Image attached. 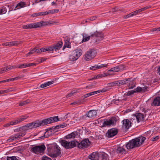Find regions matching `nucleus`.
Listing matches in <instances>:
<instances>
[{
	"label": "nucleus",
	"mask_w": 160,
	"mask_h": 160,
	"mask_svg": "<svg viewBox=\"0 0 160 160\" xmlns=\"http://www.w3.org/2000/svg\"><path fill=\"white\" fill-rule=\"evenodd\" d=\"M146 139L145 137L142 136L135 138L126 143V147L128 149L139 147L143 143Z\"/></svg>",
	"instance_id": "1"
},
{
	"label": "nucleus",
	"mask_w": 160,
	"mask_h": 160,
	"mask_svg": "<svg viewBox=\"0 0 160 160\" xmlns=\"http://www.w3.org/2000/svg\"><path fill=\"white\" fill-rule=\"evenodd\" d=\"M91 160H109L108 155L104 152H93L88 156Z\"/></svg>",
	"instance_id": "2"
},
{
	"label": "nucleus",
	"mask_w": 160,
	"mask_h": 160,
	"mask_svg": "<svg viewBox=\"0 0 160 160\" xmlns=\"http://www.w3.org/2000/svg\"><path fill=\"white\" fill-rule=\"evenodd\" d=\"M55 22H44L41 21L33 23H31L22 26V27L24 29H31L32 28H39L40 27L42 26L45 25H48V24L51 25V24L55 23Z\"/></svg>",
	"instance_id": "3"
},
{
	"label": "nucleus",
	"mask_w": 160,
	"mask_h": 160,
	"mask_svg": "<svg viewBox=\"0 0 160 160\" xmlns=\"http://www.w3.org/2000/svg\"><path fill=\"white\" fill-rule=\"evenodd\" d=\"M87 35L86 34H83V39L82 40V42H84L88 41L90 39V37L91 38L96 37L97 38H98L99 40L103 38V36L102 35V33L100 32H98L96 31L93 33H91L90 36L86 37Z\"/></svg>",
	"instance_id": "4"
},
{
	"label": "nucleus",
	"mask_w": 160,
	"mask_h": 160,
	"mask_svg": "<svg viewBox=\"0 0 160 160\" xmlns=\"http://www.w3.org/2000/svg\"><path fill=\"white\" fill-rule=\"evenodd\" d=\"M97 52L94 49H90L84 55V59L87 61H89L93 58L96 55Z\"/></svg>",
	"instance_id": "5"
},
{
	"label": "nucleus",
	"mask_w": 160,
	"mask_h": 160,
	"mask_svg": "<svg viewBox=\"0 0 160 160\" xmlns=\"http://www.w3.org/2000/svg\"><path fill=\"white\" fill-rule=\"evenodd\" d=\"M97 112L96 110H91L88 112L86 114L80 116L77 120H80L82 119H85L88 117L89 118H92L96 116Z\"/></svg>",
	"instance_id": "6"
},
{
	"label": "nucleus",
	"mask_w": 160,
	"mask_h": 160,
	"mask_svg": "<svg viewBox=\"0 0 160 160\" xmlns=\"http://www.w3.org/2000/svg\"><path fill=\"white\" fill-rule=\"evenodd\" d=\"M82 53V51L81 49H76L73 52V55L70 56V59L71 61H75L81 56Z\"/></svg>",
	"instance_id": "7"
},
{
	"label": "nucleus",
	"mask_w": 160,
	"mask_h": 160,
	"mask_svg": "<svg viewBox=\"0 0 160 160\" xmlns=\"http://www.w3.org/2000/svg\"><path fill=\"white\" fill-rule=\"evenodd\" d=\"M45 149V146L43 144L34 147L31 149V150L33 153L38 154L43 152Z\"/></svg>",
	"instance_id": "8"
},
{
	"label": "nucleus",
	"mask_w": 160,
	"mask_h": 160,
	"mask_svg": "<svg viewBox=\"0 0 160 160\" xmlns=\"http://www.w3.org/2000/svg\"><path fill=\"white\" fill-rule=\"evenodd\" d=\"M133 118H132L134 123L136 122H139L140 121H143L144 120V114L140 113H136L133 115Z\"/></svg>",
	"instance_id": "9"
},
{
	"label": "nucleus",
	"mask_w": 160,
	"mask_h": 160,
	"mask_svg": "<svg viewBox=\"0 0 160 160\" xmlns=\"http://www.w3.org/2000/svg\"><path fill=\"white\" fill-rule=\"evenodd\" d=\"M132 118H131L129 121L128 119H125L123 120L122 122V128L125 130L128 129L131 126L132 124H133Z\"/></svg>",
	"instance_id": "10"
},
{
	"label": "nucleus",
	"mask_w": 160,
	"mask_h": 160,
	"mask_svg": "<svg viewBox=\"0 0 160 160\" xmlns=\"http://www.w3.org/2000/svg\"><path fill=\"white\" fill-rule=\"evenodd\" d=\"M50 156L53 158H56L57 157L61 156V151L59 147L57 145L55 146L54 151L50 153Z\"/></svg>",
	"instance_id": "11"
},
{
	"label": "nucleus",
	"mask_w": 160,
	"mask_h": 160,
	"mask_svg": "<svg viewBox=\"0 0 160 160\" xmlns=\"http://www.w3.org/2000/svg\"><path fill=\"white\" fill-rule=\"evenodd\" d=\"M90 142L88 139H85L82 141L78 144V147L80 148H84L88 147L90 145Z\"/></svg>",
	"instance_id": "12"
},
{
	"label": "nucleus",
	"mask_w": 160,
	"mask_h": 160,
	"mask_svg": "<svg viewBox=\"0 0 160 160\" xmlns=\"http://www.w3.org/2000/svg\"><path fill=\"white\" fill-rule=\"evenodd\" d=\"M107 88H103L101 90H99L98 91H95L92 92L88 93H87L85 94L83 96L81 97V98L82 99H84L85 98H86L87 97H88L90 96H92V95L96 94L98 93H99L100 92H105L107 91Z\"/></svg>",
	"instance_id": "13"
},
{
	"label": "nucleus",
	"mask_w": 160,
	"mask_h": 160,
	"mask_svg": "<svg viewBox=\"0 0 160 160\" xmlns=\"http://www.w3.org/2000/svg\"><path fill=\"white\" fill-rule=\"evenodd\" d=\"M115 119L116 118L114 117H112L108 120L106 119V121H105L103 123L102 127H104L106 126L113 125L115 123V122H116Z\"/></svg>",
	"instance_id": "14"
},
{
	"label": "nucleus",
	"mask_w": 160,
	"mask_h": 160,
	"mask_svg": "<svg viewBox=\"0 0 160 160\" xmlns=\"http://www.w3.org/2000/svg\"><path fill=\"white\" fill-rule=\"evenodd\" d=\"M118 130L115 128H112L108 130L106 134V136L108 138L112 137L116 135L118 133Z\"/></svg>",
	"instance_id": "15"
},
{
	"label": "nucleus",
	"mask_w": 160,
	"mask_h": 160,
	"mask_svg": "<svg viewBox=\"0 0 160 160\" xmlns=\"http://www.w3.org/2000/svg\"><path fill=\"white\" fill-rule=\"evenodd\" d=\"M25 134L23 133H19L15 135L14 136H12L10 137L7 140V141L8 142H13L14 140L17 139H19L20 137L24 136Z\"/></svg>",
	"instance_id": "16"
},
{
	"label": "nucleus",
	"mask_w": 160,
	"mask_h": 160,
	"mask_svg": "<svg viewBox=\"0 0 160 160\" xmlns=\"http://www.w3.org/2000/svg\"><path fill=\"white\" fill-rule=\"evenodd\" d=\"M46 125L54 122H57L59 121V119L58 116L53 117L50 118H48L45 119Z\"/></svg>",
	"instance_id": "17"
},
{
	"label": "nucleus",
	"mask_w": 160,
	"mask_h": 160,
	"mask_svg": "<svg viewBox=\"0 0 160 160\" xmlns=\"http://www.w3.org/2000/svg\"><path fill=\"white\" fill-rule=\"evenodd\" d=\"M45 119L42 120L41 121H36L35 122H32L33 124V127L34 128H36L39 127L40 126H44L46 125Z\"/></svg>",
	"instance_id": "18"
},
{
	"label": "nucleus",
	"mask_w": 160,
	"mask_h": 160,
	"mask_svg": "<svg viewBox=\"0 0 160 160\" xmlns=\"http://www.w3.org/2000/svg\"><path fill=\"white\" fill-rule=\"evenodd\" d=\"M152 106H160V97L158 96L155 98L153 102L151 103Z\"/></svg>",
	"instance_id": "19"
},
{
	"label": "nucleus",
	"mask_w": 160,
	"mask_h": 160,
	"mask_svg": "<svg viewBox=\"0 0 160 160\" xmlns=\"http://www.w3.org/2000/svg\"><path fill=\"white\" fill-rule=\"evenodd\" d=\"M129 78L130 79L129 80H128V87L129 89H132L136 86V82L134 80H132L131 78Z\"/></svg>",
	"instance_id": "20"
},
{
	"label": "nucleus",
	"mask_w": 160,
	"mask_h": 160,
	"mask_svg": "<svg viewBox=\"0 0 160 160\" xmlns=\"http://www.w3.org/2000/svg\"><path fill=\"white\" fill-rule=\"evenodd\" d=\"M116 152L118 155H121L126 153V150L122 147H118L116 150Z\"/></svg>",
	"instance_id": "21"
},
{
	"label": "nucleus",
	"mask_w": 160,
	"mask_h": 160,
	"mask_svg": "<svg viewBox=\"0 0 160 160\" xmlns=\"http://www.w3.org/2000/svg\"><path fill=\"white\" fill-rule=\"evenodd\" d=\"M35 65H36V64L35 63H26L22 64L19 66H17V68H23Z\"/></svg>",
	"instance_id": "22"
},
{
	"label": "nucleus",
	"mask_w": 160,
	"mask_h": 160,
	"mask_svg": "<svg viewBox=\"0 0 160 160\" xmlns=\"http://www.w3.org/2000/svg\"><path fill=\"white\" fill-rule=\"evenodd\" d=\"M28 117V116L26 115L21 116L19 118H17L16 120H14L16 125L24 120Z\"/></svg>",
	"instance_id": "23"
},
{
	"label": "nucleus",
	"mask_w": 160,
	"mask_h": 160,
	"mask_svg": "<svg viewBox=\"0 0 160 160\" xmlns=\"http://www.w3.org/2000/svg\"><path fill=\"white\" fill-rule=\"evenodd\" d=\"M62 42H58L56 44L52 46L54 51L56 52L57 50H58L62 47Z\"/></svg>",
	"instance_id": "24"
},
{
	"label": "nucleus",
	"mask_w": 160,
	"mask_h": 160,
	"mask_svg": "<svg viewBox=\"0 0 160 160\" xmlns=\"http://www.w3.org/2000/svg\"><path fill=\"white\" fill-rule=\"evenodd\" d=\"M69 142H68L65 140H61V145L64 147L66 149H70Z\"/></svg>",
	"instance_id": "25"
},
{
	"label": "nucleus",
	"mask_w": 160,
	"mask_h": 160,
	"mask_svg": "<svg viewBox=\"0 0 160 160\" xmlns=\"http://www.w3.org/2000/svg\"><path fill=\"white\" fill-rule=\"evenodd\" d=\"M8 8L9 9V12L12 10V9L11 10L10 9L8 5L6 7L4 6L2 7V8L0 9V14H5L7 12V9Z\"/></svg>",
	"instance_id": "26"
},
{
	"label": "nucleus",
	"mask_w": 160,
	"mask_h": 160,
	"mask_svg": "<svg viewBox=\"0 0 160 160\" xmlns=\"http://www.w3.org/2000/svg\"><path fill=\"white\" fill-rule=\"evenodd\" d=\"M129 78H126L123 80H118V86L128 83V80H129Z\"/></svg>",
	"instance_id": "27"
},
{
	"label": "nucleus",
	"mask_w": 160,
	"mask_h": 160,
	"mask_svg": "<svg viewBox=\"0 0 160 160\" xmlns=\"http://www.w3.org/2000/svg\"><path fill=\"white\" fill-rule=\"evenodd\" d=\"M26 6V3L25 2H21L18 3L16 6L15 7L14 10L19 9L21 8L24 7Z\"/></svg>",
	"instance_id": "28"
},
{
	"label": "nucleus",
	"mask_w": 160,
	"mask_h": 160,
	"mask_svg": "<svg viewBox=\"0 0 160 160\" xmlns=\"http://www.w3.org/2000/svg\"><path fill=\"white\" fill-rule=\"evenodd\" d=\"M70 149L74 147H76L77 145L78 146L79 142H78L75 141H72L71 142H69Z\"/></svg>",
	"instance_id": "29"
},
{
	"label": "nucleus",
	"mask_w": 160,
	"mask_h": 160,
	"mask_svg": "<svg viewBox=\"0 0 160 160\" xmlns=\"http://www.w3.org/2000/svg\"><path fill=\"white\" fill-rule=\"evenodd\" d=\"M53 82H54L53 81L48 82H47L41 84L40 86V87L41 88H45L53 84Z\"/></svg>",
	"instance_id": "30"
},
{
	"label": "nucleus",
	"mask_w": 160,
	"mask_h": 160,
	"mask_svg": "<svg viewBox=\"0 0 160 160\" xmlns=\"http://www.w3.org/2000/svg\"><path fill=\"white\" fill-rule=\"evenodd\" d=\"M30 101V100L29 99H27L26 100L24 101H21L19 103V105L20 106H23L25 104H27L29 103Z\"/></svg>",
	"instance_id": "31"
},
{
	"label": "nucleus",
	"mask_w": 160,
	"mask_h": 160,
	"mask_svg": "<svg viewBox=\"0 0 160 160\" xmlns=\"http://www.w3.org/2000/svg\"><path fill=\"white\" fill-rule=\"evenodd\" d=\"M22 42L21 41H15L12 42H10V45L11 47L14 46H17L18 45L21 43Z\"/></svg>",
	"instance_id": "32"
},
{
	"label": "nucleus",
	"mask_w": 160,
	"mask_h": 160,
	"mask_svg": "<svg viewBox=\"0 0 160 160\" xmlns=\"http://www.w3.org/2000/svg\"><path fill=\"white\" fill-rule=\"evenodd\" d=\"M142 112H144L143 114H144V116L146 115L149 116L150 114V110H146L145 108H143L142 110Z\"/></svg>",
	"instance_id": "33"
},
{
	"label": "nucleus",
	"mask_w": 160,
	"mask_h": 160,
	"mask_svg": "<svg viewBox=\"0 0 160 160\" xmlns=\"http://www.w3.org/2000/svg\"><path fill=\"white\" fill-rule=\"evenodd\" d=\"M15 123H16L15 122L14 120H13V121H11L10 122L8 123H7L5 124L4 125V127H8L10 126V125H16Z\"/></svg>",
	"instance_id": "34"
},
{
	"label": "nucleus",
	"mask_w": 160,
	"mask_h": 160,
	"mask_svg": "<svg viewBox=\"0 0 160 160\" xmlns=\"http://www.w3.org/2000/svg\"><path fill=\"white\" fill-rule=\"evenodd\" d=\"M108 86L112 87L114 86H118V81L115 82H113L111 83H109L108 84Z\"/></svg>",
	"instance_id": "35"
},
{
	"label": "nucleus",
	"mask_w": 160,
	"mask_h": 160,
	"mask_svg": "<svg viewBox=\"0 0 160 160\" xmlns=\"http://www.w3.org/2000/svg\"><path fill=\"white\" fill-rule=\"evenodd\" d=\"M109 71L112 72H117L119 71L118 66L115 67L111 68Z\"/></svg>",
	"instance_id": "36"
},
{
	"label": "nucleus",
	"mask_w": 160,
	"mask_h": 160,
	"mask_svg": "<svg viewBox=\"0 0 160 160\" xmlns=\"http://www.w3.org/2000/svg\"><path fill=\"white\" fill-rule=\"evenodd\" d=\"M19 130L21 131V130L23 131H27L28 130V128L27 127V125L25 126H23L22 127H20L19 128Z\"/></svg>",
	"instance_id": "37"
},
{
	"label": "nucleus",
	"mask_w": 160,
	"mask_h": 160,
	"mask_svg": "<svg viewBox=\"0 0 160 160\" xmlns=\"http://www.w3.org/2000/svg\"><path fill=\"white\" fill-rule=\"evenodd\" d=\"M134 93H135V90H134L128 91V92L126 93V95L127 96H129L133 94Z\"/></svg>",
	"instance_id": "38"
},
{
	"label": "nucleus",
	"mask_w": 160,
	"mask_h": 160,
	"mask_svg": "<svg viewBox=\"0 0 160 160\" xmlns=\"http://www.w3.org/2000/svg\"><path fill=\"white\" fill-rule=\"evenodd\" d=\"M44 52L47 51L48 52L52 51H54V50L53 49V46H51L50 47H48L46 48H44Z\"/></svg>",
	"instance_id": "39"
},
{
	"label": "nucleus",
	"mask_w": 160,
	"mask_h": 160,
	"mask_svg": "<svg viewBox=\"0 0 160 160\" xmlns=\"http://www.w3.org/2000/svg\"><path fill=\"white\" fill-rule=\"evenodd\" d=\"M100 64L99 63L97 65V67H96V68H97V69H98L107 66V65L106 64H102V65H100Z\"/></svg>",
	"instance_id": "40"
},
{
	"label": "nucleus",
	"mask_w": 160,
	"mask_h": 160,
	"mask_svg": "<svg viewBox=\"0 0 160 160\" xmlns=\"http://www.w3.org/2000/svg\"><path fill=\"white\" fill-rule=\"evenodd\" d=\"M44 48H42L41 49H35L36 52L37 53H40L42 52H44Z\"/></svg>",
	"instance_id": "41"
},
{
	"label": "nucleus",
	"mask_w": 160,
	"mask_h": 160,
	"mask_svg": "<svg viewBox=\"0 0 160 160\" xmlns=\"http://www.w3.org/2000/svg\"><path fill=\"white\" fill-rule=\"evenodd\" d=\"M7 160H18L17 159L15 156H12L11 157H7Z\"/></svg>",
	"instance_id": "42"
},
{
	"label": "nucleus",
	"mask_w": 160,
	"mask_h": 160,
	"mask_svg": "<svg viewBox=\"0 0 160 160\" xmlns=\"http://www.w3.org/2000/svg\"><path fill=\"white\" fill-rule=\"evenodd\" d=\"M72 138H75L76 136H78V133L77 131H74L71 133Z\"/></svg>",
	"instance_id": "43"
},
{
	"label": "nucleus",
	"mask_w": 160,
	"mask_h": 160,
	"mask_svg": "<svg viewBox=\"0 0 160 160\" xmlns=\"http://www.w3.org/2000/svg\"><path fill=\"white\" fill-rule=\"evenodd\" d=\"M70 44L69 42H68V41H67V42H65V44L63 47L62 49L64 50L66 47L68 48Z\"/></svg>",
	"instance_id": "44"
},
{
	"label": "nucleus",
	"mask_w": 160,
	"mask_h": 160,
	"mask_svg": "<svg viewBox=\"0 0 160 160\" xmlns=\"http://www.w3.org/2000/svg\"><path fill=\"white\" fill-rule=\"evenodd\" d=\"M82 102H81L80 101L78 100V101L75 102L73 103H72L70 104L78 105L82 104Z\"/></svg>",
	"instance_id": "45"
},
{
	"label": "nucleus",
	"mask_w": 160,
	"mask_h": 160,
	"mask_svg": "<svg viewBox=\"0 0 160 160\" xmlns=\"http://www.w3.org/2000/svg\"><path fill=\"white\" fill-rule=\"evenodd\" d=\"M28 129L34 128L32 122L26 124Z\"/></svg>",
	"instance_id": "46"
},
{
	"label": "nucleus",
	"mask_w": 160,
	"mask_h": 160,
	"mask_svg": "<svg viewBox=\"0 0 160 160\" xmlns=\"http://www.w3.org/2000/svg\"><path fill=\"white\" fill-rule=\"evenodd\" d=\"M59 10L57 9H53L52 10H49L50 14L51 13H57L58 12Z\"/></svg>",
	"instance_id": "47"
},
{
	"label": "nucleus",
	"mask_w": 160,
	"mask_h": 160,
	"mask_svg": "<svg viewBox=\"0 0 160 160\" xmlns=\"http://www.w3.org/2000/svg\"><path fill=\"white\" fill-rule=\"evenodd\" d=\"M119 71L123 70L125 69V67L123 64H121L118 66Z\"/></svg>",
	"instance_id": "48"
},
{
	"label": "nucleus",
	"mask_w": 160,
	"mask_h": 160,
	"mask_svg": "<svg viewBox=\"0 0 160 160\" xmlns=\"http://www.w3.org/2000/svg\"><path fill=\"white\" fill-rule=\"evenodd\" d=\"M36 52L35 48H34L33 49L30 51L26 55V56H28L29 55L32 54L34 52Z\"/></svg>",
	"instance_id": "49"
},
{
	"label": "nucleus",
	"mask_w": 160,
	"mask_h": 160,
	"mask_svg": "<svg viewBox=\"0 0 160 160\" xmlns=\"http://www.w3.org/2000/svg\"><path fill=\"white\" fill-rule=\"evenodd\" d=\"M134 90H135V92H139L141 91H142V88L139 87H138L135 89Z\"/></svg>",
	"instance_id": "50"
},
{
	"label": "nucleus",
	"mask_w": 160,
	"mask_h": 160,
	"mask_svg": "<svg viewBox=\"0 0 160 160\" xmlns=\"http://www.w3.org/2000/svg\"><path fill=\"white\" fill-rule=\"evenodd\" d=\"M32 16L33 17H35L39 16H42V12H39L38 13H35L32 15Z\"/></svg>",
	"instance_id": "51"
},
{
	"label": "nucleus",
	"mask_w": 160,
	"mask_h": 160,
	"mask_svg": "<svg viewBox=\"0 0 160 160\" xmlns=\"http://www.w3.org/2000/svg\"><path fill=\"white\" fill-rule=\"evenodd\" d=\"M7 69L8 71V70H10L11 69H14L16 68H17V66H8L7 67Z\"/></svg>",
	"instance_id": "52"
},
{
	"label": "nucleus",
	"mask_w": 160,
	"mask_h": 160,
	"mask_svg": "<svg viewBox=\"0 0 160 160\" xmlns=\"http://www.w3.org/2000/svg\"><path fill=\"white\" fill-rule=\"evenodd\" d=\"M160 31V27L157 28H153L151 30V32L152 33L154 31Z\"/></svg>",
	"instance_id": "53"
},
{
	"label": "nucleus",
	"mask_w": 160,
	"mask_h": 160,
	"mask_svg": "<svg viewBox=\"0 0 160 160\" xmlns=\"http://www.w3.org/2000/svg\"><path fill=\"white\" fill-rule=\"evenodd\" d=\"M159 138V136H157L155 137H153L152 138H151V140L152 141H154L157 140Z\"/></svg>",
	"instance_id": "54"
},
{
	"label": "nucleus",
	"mask_w": 160,
	"mask_h": 160,
	"mask_svg": "<svg viewBox=\"0 0 160 160\" xmlns=\"http://www.w3.org/2000/svg\"><path fill=\"white\" fill-rule=\"evenodd\" d=\"M75 93V92L74 91H73L71 93L67 95L66 96V97L67 98L70 97L71 96H73L74 94Z\"/></svg>",
	"instance_id": "55"
},
{
	"label": "nucleus",
	"mask_w": 160,
	"mask_h": 160,
	"mask_svg": "<svg viewBox=\"0 0 160 160\" xmlns=\"http://www.w3.org/2000/svg\"><path fill=\"white\" fill-rule=\"evenodd\" d=\"M72 138L71 133L69 134L65 137L64 138L66 139H70Z\"/></svg>",
	"instance_id": "56"
},
{
	"label": "nucleus",
	"mask_w": 160,
	"mask_h": 160,
	"mask_svg": "<svg viewBox=\"0 0 160 160\" xmlns=\"http://www.w3.org/2000/svg\"><path fill=\"white\" fill-rule=\"evenodd\" d=\"M133 16V14L132 13H129L124 16L125 18H127Z\"/></svg>",
	"instance_id": "57"
},
{
	"label": "nucleus",
	"mask_w": 160,
	"mask_h": 160,
	"mask_svg": "<svg viewBox=\"0 0 160 160\" xmlns=\"http://www.w3.org/2000/svg\"><path fill=\"white\" fill-rule=\"evenodd\" d=\"M60 124L59 125H57L56 127H52V129H53L54 130H55L57 129H59L60 128Z\"/></svg>",
	"instance_id": "58"
},
{
	"label": "nucleus",
	"mask_w": 160,
	"mask_h": 160,
	"mask_svg": "<svg viewBox=\"0 0 160 160\" xmlns=\"http://www.w3.org/2000/svg\"><path fill=\"white\" fill-rule=\"evenodd\" d=\"M42 14V16L43 15H48V14H49L50 13H49V11H45L44 12H41Z\"/></svg>",
	"instance_id": "59"
},
{
	"label": "nucleus",
	"mask_w": 160,
	"mask_h": 160,
	"mask_svg": "<svg viewBox=\"0 0 160 160\" xmlns=\"http://www.w3.org/2000/svg\"><path fill=\"white\" fill-rule=\"evenodd\" d=\"M41 160H52L51 159L47 157H43L42 158Z\"/></svg>",
	"instance_id": "60"
},
{
	"label": "nucleus",
	"mask_w": 160,
	"mask_h": 160,
	"mask_svg": "<svg viewBox=\"0 0 160 160\" xmlns=\"http://www.w3.org/2000/svg\"><path fill=\"white\" fill-rule=\"evenodd\" d=\"M97 18V17L96 16H93L92 17H91L88 18V20H89L91 21H93L94 20H95Z\"/></svg>",
	"instance_id": "61"
},
{
	"label": "nucleus",
	"mask_w": 160,
	"mask_h": 160,
	"mask_svg": "<svg viewBox=\"0 0 160 160\" xmlns=\"http://www.w3.org/2000/svg\"><path fill=\"white\" fill-rule=\"evenodd\" d=\"M23 77H24V76H22V75H20L19 76H18L15 78V80H18V79L21 78H22Z\"/></svg>",
	"instance_id": "62"
},
{
	"label": "nucleus",
	"mask_w": 160,
	"mask_h": 160,
	"mask_svg": "<svg viewBox=\"0 0 160 160\" xmlns=\"http://www.w3.org/2000/svg\"><path fill=\"white\" fill-rule=\"evenodd\" d=\"M7 68L6 67H4V68H1V71H2L3 72H5L6 71H8V70L7 69Z\"/></svg>",
	"instance_id": "63"
},
{
	"label": "nucleus",
	"mask_w": 160,
	"mask_h": 160,
	"mask_svg": "<svg viewBox=\"0 0 160 160\" xmlns=\"http://www.w3.org/2000/svg\"><path fill=\"white\" fill-rule=\"evenodd\" d=\"M148 88V87H144L142 88V91L143 92H145L146 91H147V90Z\"/></svg>",
	"instance_id": "64"
}]
</instances>
